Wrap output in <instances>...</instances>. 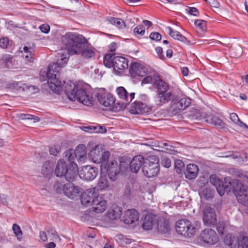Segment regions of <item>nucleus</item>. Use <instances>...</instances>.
Segmentation results:
<instances>
[{
    "mask_svg": "<svg viewBox=\"0 0 248 248\" xmlns=\"http://www.w3.org/2000/svg\"><path fill=\"white\" fill-rule=\"evenodd\" d=\"M90 159L95 164H99L101 171H107L109 179L115 181L117 175L121 171L127 168L129 161L125 159L126 156H121L119 158L120 164L117 161L110 159V156H89Z\"/></svg>",
    "mask_w": 248,
    "mask_h": 248,
    "instance_id": "f03ea898",
    "label": "nucleus"
},
{
    "mask_svg": "<svg viewBox=\"0 0 248 248\" xmlns=\"http://www.w3.org/2000/svg\"><path fill=\"white\" fill-rule=\"evenodd\" d=\"M152 82H154V78L150 75H146L145 76V78H143L142 83L144 84H148L151 83Z\"/></svg>",
    "mask_w": 248,
    "mask_h": 248,
    "instance_id": "13d9d810",
    "label": "nucleus"
},
{
    "mask_svg": "<svg viewBox=\"0 0 248 248\" xmlns=\"http://www.w3.org/2000/svg\"><path fill=\"white\" fill-rule=\"evenodd\" d=\"M71 182L63 185V191L64 194L71 199L74 200L79 195L80 188L74 186Z\"/></svg>",
    "mask_w": 248,
    "mask_h": 248,
    "instance_id": "2eb2a0df",
    "label": "nucleus"
},
{
    "mask_svg": "<svg viewBox=\"0 0 248 248\" xmlns=\"http://www.w3.org/2000/svg\"><path fill=\"white\" fill-rule=\"evenodd\" d=\"M149 37L152 40L159 41L161 39V35L157 32H154L150 34Z\"/></svg>",
    "mask_w": 248,
    "mask_h": 248,
    "instance_id": "603ef678",
    "label": "nucleus"
},
{
    "mask_svg": "<svg viewBox=\"0 0 248 248\" xmlns=\"http://www.w3.org/2000/svg\"><path fill=\"white\" fill-rule=\"evenodd\" d=\"M174 166L176 171L178 173H180L184 168V163L181 160H176L174 163Z\"/></svg>",
    "mask_w": 248,
    "mask_h": 248,
    "instance_id": "de8ad7c7",
    "label": "nucleus"
},
{
    "mask_svg": "<svg viewBox=\"0 0 248 248\" xmlns=\"http://www.w3.org/2000/svg\"><path fill=\"white\" fill-rule=\"evenodd\" d=\"M159 147H161L163 149H158V151H162L163 153L170 154V155H174L177 153V151L174 150V147L171 145H168L167 143H160L158 146Z\"/></svg>",
    "mask_w": 248,
    "mask_h": 248,
    "instance_id": "72a5a7b5",
    "label": "nucleus"
},
{
    "mask_svg": "<svg viewBox=\"0 0 248 248\" xmlns=\"http://www.w3.org/2000/svg\"><path fill=\"white\" fill-rule=\"evenodd\" d=\"M155 51L158 55V56L159 58L163 59L164 58V56L163 54V50L162 48L160 46L156 47L155 48Z\"/></svg>",
    "mask_w": 248,
    "mask_h": 248,
    "instance_id": "052dcab7",
    "label": "nucleus"
},
{
    "mask_svg": "<svg viewBox=\"0 0 248 248\" xmlns=\"http://www.w3.org/2000/svg\"><path fill=\"white\" fill-rule=\"evenodd\" d=\"M61 148L59 145H54L49 148L50 155H57L59 153Z\"/></svg>",
    "mask_w": 248,
    "mask_h": 248,
    "instance_id": "8fccbe9b",
    "label": "nucleus"
},
{
    "mask_svg": "<svg viewBox=\"0 0 248 248\" xmlns=\"http://www.w3.org/2000/svg\"><path fill=\"white\" fill-rule=\"evenodd\" d=\"M217 230L219 233L222 234L224 231V224L223 222H219L217 224Z\"/></svg>",
    "mask_w": 248,
    "mask_h": 248,
    "instance_id": "4d7b16f0",
    "label": "nucleus"
},
{
    "mask_svg": "<svg viewBox=\"0 0 248 248\" xmlns=\"http://www.w3.org/2000/svg\"><path fill=\"white\" fill-rule=\"evenodd\" d=\"M91 154L95 155H109L110 153L108 151H105L104 148V145L102 144L95 145L90 151Z\"/></svg>",
    "mask_w": 248,
    "mask_h": 248,
    "instance_id": "f704fd0d",
    "label": "nucleus"
},
{
    "mask_svg": "<svg viewBox=\"0 0 248 248\" xmlns=\"http://www.w3.org/2000/svg\"><path fill=\"white\" fill-rule=\"evenodd\" d=\"M20 118L23 120H24V119L25 120H26V119L34 120V122H38L40 120L39 118L37 116H33L32 115H30V114H21Z\"/></svg>",
    "mask_w": 248,
    "mask_h": 248,
    "instance_id": "09e8293b",
    "label": "nucleus"
},
{
    "mask_svg": "<svg viewBox=\"0 0 248 248\" xmlns=\"http://www.w3.org/2000/svg\"><path fill=\"white\" fill-rule=\"evenodd\" d=\"M194 24L202 31H203L206 30V22L205 20L202 19H197L195 21Z\"/></svg>",
    "mask_w": 248,
    "mask_h": 248,
    "instance_id": "a19ab883",
    "label": "nucleus"
},
{
    "mask_svg": "<svg viewBox=\"0 0 248 248\" xmlns=\"http://www.w3.org/2000/svg\"><path fill=\"white\" fill-rule=\"evenodd\" d=\"M188 13L194 16H197L199 15V11L198 9L195 7H190L188 10Z\"/></svg>",
    "mask_w": 248,
    "mask_h": 248,
    "instance_id": "bf43d9fd",
    "label": "nucleus"
},
{
    "mask_svg": "<svg viewBox=\"0 0 248 248\" xmlns=\"http://www.w3.org/2000/svg\"><path fill=\"white\" fill-rule=\"evenodd\" d=\"M24 56L25 60L29 62H32L34 57V49L33 48L25 46L23 47Z\"/></svg>",
    "mask_w": 248,
    "mask_h": 248,
    "instance_id": "c756f323",
    "label": "nucleus"
},
{
    "mask_svg": "<svg viewBox=\"0 0 248 248\" xmlns=\"http://www.w3.org/2000/svg\"><path fill=\"white\" fill-rule=\"evenodd\" d=\"M202 240L209 245H214L217 241L215 231L212 229H205L201 233Z\"/></svg>",
    "mask_w": 248,
    "mask_h": 248,
    "instance_id": "f3484780",
    "label": "nucleus"
},
{
    "mask_svg": "<svg viewBox=\"0 0 248 248\" xmlns=\"http://www.w3.org/2000/svg\"><path fill=\"white\" fill-rule=\"evenodd\" d=\"M133 33L135 36H142L145 33V28L143 25H138L134 29Z\"/></svg>",
    "mask_w": 248,
    "mask_h": 248,
    "instance_id": "37998d69",
    "label": "nucleus"
},
{
    "mask_svg": "<svg viewBox=\"0 0 248 248\" xmlns=\"http://www.w3.org/2000/svg\"><path fill=\"white\" fill-rule=\"evenodd\" d=\"M182 73L184 76H187L188 73V69L186 67H183L182 70Z\"/></svg>",
    "mask_w": 248,
    "mask_h": 248,
    "instance_id": "338daca9",
    "label": "nucleus"
},
{
    "mask_svg": "<svg viewBox=\"0 0 248 248\" xmlns=\"http://www.w3.org/2000/svg\"><path fill=\"white\" fill-rule=\"evenodd\" d=\"M230 183L234 189V191L239 193L237 196L238 202L246 206H248V191L247 186L240 182L239 180H234L230 181Z\"/></svg>",
    "mask_w": 248,
    "mask_h": 248,
    "instance_id": "6e6552de",
    "label": "nucleus"
},
{
    "mask_svg": "<svg viewBox=\"0 0 248 248\" xmlns=\"http://www.w3.org/2000/svg\"><path fill=\"white\" fill-rule=\"evenodd\" d=\"M103 62L107 67H113L117 73H121L128 67V61L126 58L114 56V54H107L104 57Z\"/></svg>",
    "mask_w": 248,
    "mask_h": 248,
    "instance_id": "20e7f679",
    "label": "nucleus"
},
{
    "mask_svg": "<svg viewBox=\"0 0 248 248\" xmlns=\"http://www.w3.org/2000/svg\"><path fill=\"white\" fill-rule=\"evenodd\" d=\"M201 194L205 199L208 200L213 197V192L212 190L208 188H204L201 192Z\"/></svg>",
    "mask_w": 248,
    "mask_h": 248,
    "instance_id": "79ce46f5",
    "label": "nucleus"
},
{
    "mask_svg": "<svg viewBox=\"0 0 248 248\" xmlns=\"http://www.w3.org/2000/svg\"><path fill=\"white\" fill-rule=\"evenodd\" d=\"M158 162L156 156H147L142 168L144 175L149 178L156 176L159 170Z\"/></svg>",
    "mask_w": 248,
    "mask_h": 248,
    "instance_id": "39448f33",
    "label": "nucleus"
},
{
    "mask_svg": "<svg viewBox=\"0 0 248 248\" xmlns=\"http://www.w3.org/2000/svg\"><path fill=\"white\" fill-rule=\"evenodd\" d=\"M229 118L234 124L239 126L240 127L245 128L248 129V125L244 124L240 120L236 113H231L230 114Z\"/></svg>",
    "mask_w": 248,
    "mask_h": 248,
    "instance_id": "c9c22d12",
    "label": "nucleus"
},
{
    "mask_svg": "<svg viewBox=\"0 0 248 248\" xmlns=\"http://www.w3.org/2000/svg\"><path fill=\"white\" fill-rule=\"evenodd\" d=\"M65 155H77L75 150L69 149L65 152Z\"/></svg>",
    "mask_w": 248,
    "mask_h": 248,
    "instance_id": "0e129e2a",
    "label": "nucleus"
},
{
    "mask_svg": "<svg viewBox=\"0 0 248 248\" xmlns=\"http://www.w3.org/2000/svg\"><path fill=\"white\" fill-rule=\"evenodd\" d=\"M47 238L49 240H60V238L57 232L53 228L46 229Z\"/></svg>",
    "mask_w": 248,
    "mask_h": 248,
    "instance_id": "e433bc0d",
    "label": "nucleus"
},
{
    "mask_svg": "<svg viewBox=\"0 0 248 248\" xmlns=\"http://www.w3.org/2000/svg\"><path fill=\"white\" fill-rule=\"evenodd\" d=\"M189 99L185 98H181L179 101L173 102L171 105V108L174 111L185 109L190 104Z\"/></svg>",
    "mask_w": 248,
    "mask_h": 248,
    "instance_id": "393cba45",
    "label": "nucleus"
},
{
    "mask_svg": "<svg viewBox=\"0 0 248 248\" xmlns=\"http://www.w3.org/2000/svg\"><path fill=\"white\" fill-rule=\"evenodd\" d=\"M108 21L119 29H124L125 27V22L121 18L110 17Z\"/></svg>",
    "mask_w": 248,
    "mask_h": 248,
    "instance_id": "4c0bfd02",
    "label": "nucleus"
},
{
    "mask_svg": "<svg viewBox=\"0 0 248 248\" xmlns=\"http://www.w3.org/2000/svg\"><path fill=\"white\" fill-rule=\"evenodd\" d=\"M98 174V170L95 167L87 165L83 166L80 170L78 175L80 178L86 181H92Z\"/></svg>",
    "mask_w": 248,
    "mask_h": 248,
    "instance_id": "9d476101",
    "label": "nucleus"
},
{
    "mask_svg": "<svg viewBox=\"0 0 248 248\" xmlns=\"http://www.w3.org/2000/svg\"><path fill=\"white\" fill-rule=\"evenodd\" d=\"M109 186L107 176L102 175L101 173V177L98 181L96 186L94 187L95 190H102L106 188Z\"/></svg>",
    "mask_w": 248,
    "mask_h": 248,
    "instance_id": "7c9ffc66",
    "label": "nucleus"
},
{
    "mask_svg": "<svg viewBox=\"0 0 248 248\" xmlns=\"http://www.w3.org/2000/svg\"><path fill=\"white\" fill-rule=\"evenodd\" d=\"M198 170L199 169L196 165L190 164L187 166L185 174L187 178L191 180L196 177Z\"/></svg>",
    "mask_w": 248,
    "mask_h": 248,
    "instance_id": "cd10ccee",
    "label": "nucleus"
},
{
    "mask_svg": "<svg viewBox=\"0 0 248 248\" xmlns=\"http://www.w3.org/2000/svg\"><path fill=\"white\" fill-rule=\"evenodd\" d=\"M62 44L67 49V53L60 52L58 53L57 62L50 64L46 74L47 84L49 88L54 93L60 94L64 90L68 98L71 101L77 100L83 105L90 106L93 105V98L90 92L85 90L80 84H75L69 81L68 83L60 80V72L68 61L67 55H75L79 52L85 42V37L82 35L74 32H67L61 38Z\"/></svg>",
    "mask_w": 248,
    "mask_h": 248,
    "instance_id": "f257e3e1",
    "label": "nucleus"
},
{
    "mask_svg": "<svg viewBox=\"0 0 248 248\" xmlns=\"http://www.w3.org/2000/svg\"><path fill=\"white\" fill-rule=\"evenodd\" d=\"M97 99L101 105L104 107L109 108V109L113 111V108L117 107V103L115 102V98L109 93L99 94L97 96Z\"/></svg>",
    "mask_w": 248,
    "mask_h": 248,
    "instance_id": "f8f14e48",
    "label": "nucleus"
},
{
    "mask_svg": "<svg viewBox=\"0 0 248 248\" xmlns=\"http://www.w3.org/2000/svg\"><path fill=\"white\" fill-rule=\"evenodd\" d=\"M40 238L43 241H46L48 240L46 231H41L40 232Z\"/></svg>",
    "mask_w": 248,
    "mask_h": 248,
    "instance_id": "680f3d73",
    "label": "nucleus"
},
{
    "mask_svg": "<svg viewBox=\"0 0 248 248\" xmlns=\"http://www.w3.org/2000/svg\"><path fill=\"white\" fill-rule=\"evenodd\" d=\"M203 221L207 226H214L216 224V214L214 209L210 207L205 208L203 213Z\"/></svg>",
    "mask_w": 248,
    "mask_h": 248,
    "instance_id": "ddd939ff",
    "label": "nucleus"
},
{
    "mask_svg": "<svg viewBox=\"0 0 248 248\" xmlns=\"http://www.w3.org/2000/svg\"><path fill=\"white\" fill-rule=\"evenodd\" d=\"M13 57L10 55H3L0 60V65L2 68H10L12 66Z\"/></svg>",
    "mask_w": 248,
    "mask_h": 248,
    "instance_id": "2f4dec72",
    "label": "nucleus"
},
{
    "mask_svg": "<svg viewBox=\"0 0 248 248\" xmlns=\"http://www.w3.org/2000/svg\"><path fill=\"white\" fill-rule=\"evenodd\" d=\"M53 164L49 161H46L43 164L41 172L42 174L46 178H49L53 171Z\"/></svg>",
    "mask_w": 248,
    "mask_h": 248,
    "instance_id": "c85d7f7f",
    "label": "nucleus"
},
{
    "mask_svg": "<svg viewBox=\"0 0 248 248\" xmlns=\"http://www.w3.org/2000/svg\"><path fill=\"white\" fill-rule=\"evenodd\" d=\"M167 29L169 31V34L173 39L179 40L187 45L190 44V41L179 31L174 30L170 27H167Z\"/></svg>",
    "mask_w": 248,
    "mask_h": 248,
    "instance_id": "a878e982",
    "label": "nucleus"
},
{
    "mask_svg": "<svg viewBox=\"0 0 248 248\" xmlns=\"http://www.w3.org/2000/svg\"><path fill=\"white\" fill-rule=\"evenodd\" d=\"M85 128H87V129H93V130L95 131V132H96V133H105L106 132V130L105 128H103L102 127H85Z\"/></svg>",
    "mask_w": 248,
    "mask_h": 248,
    "instance_id": "5fc2aeb1",
    "label": "nucleus"
},
{
    "mask_svg": "<svg viewBox=\"0 0 248 248\" xmlns=\"http://www.w3.org/2000/svg\"><path fill=\"white\" fill-rule=\"evenodd\" d=\"M77 156H68L69 163L68 165L63 159L59 160L55 170L56 176H64L65 179L69 182L74 181L78 177V165L74 162V157Z\"/></svg>",
    "mask_w": 248,
    "mask_h": 248,
    "instance_id": "7ed1b4c3",
    "label": "nucleus"
},
{
    "mask_svg": "<svg viewBox=\"0 0 248 248\" xmlns=\"http://www.w3.org/2000/svg\"><path fill=\"white\" fill-rule=\"evenodd\" d=\"M9 44V39L7 37L2 38L0 39V47L2 48H6Z\"/></svg>",
    "mask_w": 248,
    "mask_h": 248,
    "instance_id": "3c124183",
    "label": "nucleus"
},
{
    "mask_svg": "<svg viewBox=\"0 0 248 248\" xmlns=\"http://www.w3.org/2000/svg\"><path fill=\"white\" fill-rule=\"evenodd\" d=\"M93 211L96 213L103 212L107 208V202L103 195H97L92 201Z\"/></svg>",
    "mask_w": 248,
    "mask_h": 248,
    "instance_id": "4468645a",
    "label": "nucleus"
},
{
    "mask_svg": "<svg viewBox=\"0 0 248 248\" xmlns=\"http://www.w3.org/2000/svg\"><path fill=\"white\" fill-rule=\"evenodd\" d=\"M46 247L47 248H55L56 247V244L55 243L51 242L46 244Z\"/></svg>",
    "mask_w": 248,
    "mask_h": 248,
    "instance_id": "774afa93",
    "label": "nucleus"
},
{
    "mask_svg": "<svg viewBox=\"0 0 248 248\" xmlns=\"http://www.w3.org/2000/svg\"><path fill=\"white\" fill-rule=\"evenodd\" d=\"M86 147L85 144H81L78 145L75 149L77 155H86Z\"/></svg>",
    "mask_w": 248,
    "mask_h": 248,
    "instance_id": "a18cd8bd",
    "label": "nucleus"
},
{
    "mask_svg": "<svg viewBox=\"0 0 248 248\" xmlns=\"http://www.w3.org/2000/svg\"><path fill=\"white\" fill-rule=\"evenodd\" d=\"M116 93L121 100L117 102L118 106L113 108V111H119L124 109L126 106L132 102L135 97L134 93H128L124 87H118L116 89Z\"/></svg>",
    "mask_w": 248,
    "mask_h": 248,
    "instance_id": "423d86ee",
    "label": "nucleus"
},
{
    "mask_svg": "<svg viewBox=\"0 0 248 248\" xmlns=\"http://www.w3.org/2000/svg\"><path fill=\"white\" fill-rule=\"evenodd\" d=\"M81 48H79V52L76 53V54H80L85 59H91L94 57L95 51L93 48L87 46V40L85 38L84 45Z\"/></svg>",
    "mask_w": 248,
    "mask_h": 248,
    "instance_id": "aec40b11",
    "label": "nucleus"
},
{
    "mask_svg": "<svg viewBox=\"0 0 248 248\" xmlns=\"http://www.w3.org/2000/svg\"><path fill=\"white\" fill-rule=\"evenodd\" d=\"M41 31L45 33H47L50 30V27L48 24H44L39 27Z\"/></svg>",
    "mask_w": 248,
    "mask_h": 248,
    "instance_id": "6e6d98bb",
    "label": "nucleus"
},
{
    "mask_svg": "<svg viewBox=\"0 0 248 248\" xmlns=\"http://www.w3.org/2000/svg\"><path fill=\"white\" fill-rule=\"evenodd\" d=\"M236 175L244 181L248 182V172L244 171L241 170H237L235 171Z\"/></svg>",
    "mask_w": 248,
    "mask_h": 248,
    "instance_id": "49530a36",
    "label": "nucleus"
},
{
    "mask_svg": "<svg viewBox=\"0 0 248 248\" xmlns=\"http://www.w3.org/2000/svg\"><path fill=\"white\" fill-rule=\"evenodd\" d=\"M12 230L17 240L21 241L22 239L23 233L20 226L16 224H14L12 226Z\"/></svg>",
    "mask_w": 248,
    "mask_h": 248,
    "instance_id": "ea45409f",
    "label": "nucleus"
},
{
    "mask_svg": "<svg viewBox=\"0 0 248 248\" xmlns=\"http://www.w3.org/2000/svg\"><path fill=\"white\" fill-rule=\"evenodd\" d=\"M177 232L184 236L190 237L195 234V228L192 226L190 221L187 219H180L176 224Z\"/></svg>",
    "mask_w": 248,
    "mask_h": 248,
    "instance_id": "1a4fd4ad",
    "label": "nucleus"
},
{
    "mask_svg": "<svg viewBox=\"0 0 248 248\" xmlns=\"http://www.w3.org/2000/svg\"><path fill=\"white\" fill-rule=\"evenodd\" d=\"M158 230L161 232L163 233L168 232L170 230L169 222L167 220L164 221L162 224L158 226Z\"/></svg>",
    "mask_w": 248,
    "mask_h": 248,
    "instance_id": "c03bdc74",
    "label": "nucleus"
},
{
    "mask_svg": "<svg viewBox=\"0 0 248 248\" xmlns=\"http://www.w3.org/2000/svg\"><path fill=\"white\" fill-rule=\"evenodd\" d=\"M117 47V44L115 42L111 43L108 46L109 50L110 52H114L116 50Z\"/></svg>",
    "mask_w": 248,
    "mask_h": 248,
    "instance_id": "e2e57ef3",
    "label": "nucleus"
},
{
    "mask_svg": "<svg viewBox=\"0 0 248 248\" xmlns=\"http://www.w3.org/2000/svg\"><path fill=\"white\" fill-rule=\"evenodd\" d=\"M139 218V213L134 209L128 210L125 212L124 217V222L125 224H131Z\"/></svg>",
    "mask_w": 248,
    "mask_h": 248,
    "instance_id": "5701e85b",
    "label": "nucleus"
},
{
    "mask_svg": "<svg viewBox=\"0 0 248 248\" xmlns=\"http://www.w3.org/2000/svg\"><path fill=\"white\" fill-rule=\"evenodd\" d=\"M156 216L151 213L147 214L143 220L142 228L145 230H151L156 222Z\"/></svg>",
    "mask_w": 248,
    "mask_h": 248,
    "instance_id": "4be33fe9",
    "label": "nucleus"
},
{
    "mask_svg": "<svg viewBox=\"0 0 248 248\" xmlns=\"http://www.w3.org/2000/svg\"><path fill=\"white\" fill-rule=\"evenodd\" d=\"M154 85L157 90V93L168 91L169 85L158 75L154 77Z\"/></svg>",
    "mask_w": 248,
    "mask_h": 248,
    "instance_id": "b1692460",
    "label": "nucleus"
},
{
    "mask_svg": "<svg viewBox=\"0 0 248 248\" xmlns=\"http://www.w3.org/2000/svg\"><path fill=\"white\" fill-rule=\"evenodd\" d=\"M145 159L143 156H134L129 164L131 171L137 173L144 163Z\"/></svg>",
    "mask_w": 248,
    "mask_h": 248,
    "instance_id": "412c9836",
    "label": "nucleus"
},
{
    "mask_svg": "<svg viewBox=\"0 0 248 248\" xmlns=\"http://www.w3.org/2000/svg\"><path fill=\"white\" fill-rule=\"evenodd\" d=\"M96 196L95 188L88 189L80 195L81 202L84 205H92L93 200Z\"/></svg>",
    "mask_w": 248,
    "mask_h": 248,
    "instance_id": "dca6fc26",
    "label": "nucleus"
},
{
    "mask_svg": "<svg viewBox=\"0 0 248 248\" xmlns=\"http://www.w3.org/2000/svg\"><path fill=\"white\" fill-rule=\"evenodd\" d=\"M238 248H248V237L240 234L239 236L235 240Z\"/></svg>",
    "mask_w": 248,
    "mask_h": 248,
    "instance_id": "473e14b6",
    "label": "nucleus"
},
{
    "mask_svg": "<svg viewBox=\"0 0 248 248\" xmlns=\"http://www.w3.org/2000/svg\"><path fill=\"white\" fill-rule=\"evenodd\" d=\"M210 123L219 128H222L225 126V123L223 120L216 116L212 117Z\"/></svg>",
    "mask_w": 248,
    "mask_h": 248,
    "instance_id": "58836bf2",
    "label": "nucleus"
},
{
    "mask_svg": "<svg viewBox=\"0 0 248 248\" xmlns=\"http://www.w3.org/2000/svg\"><path fill=\"white\" fill-rule=\"evenodd\" d=\"M130 75L133 78L137 77H144L149 74L148 67L143 66L137 62L132 63L129 66Z\"/></svg>",
    "mask_w": 248,
    "mask_h": 248,
    "instance_id": "9b49d317",
    "label": "nucleus"
},
{
    "mask_svg": "<svg viewBox=\"0 0 248 248\" xmlns=\"http://www.w3.org/2000/svg\"><path fill=\"white\" fill-rule=\"evenodd\" d=\"M0 202L4 205H6L7 203L6 197L3 194H0Z\"/></svg>",
    "mask_w": 248,
    "mask_h": 248,
    "instance_id": "69168bd1",
    "label": "nucleus"
},
{
    "mask_svg": "<svg viewBox=\"0 0 248 248\" xmlns=\"http://www.w3.org/2000/svg\"><path fill=\"white\" fill-rule=\"evenodd\" d=\"M236 180V179H231L230 177H226L224 179V182L220 179L216 174H213L210 177V182L212 185L215 186L218 194L222 196L224 194L225 191L230 192L232 190L234 191V189L232 187L230 183L232 180Z\"/></svg>",
    "mask_w": 248,
    "mask_h": 248,
    "instance_id": "0eeeda50",
    "label": "nucleus"
},
{
    "mask_svg": "<svg viewBox=\"0 0 248 248\" xmlns=\"http://www.w3.org/2000/svg\"><path fill=\"white\" fill-rule=\"evenodd\" d=\"M152 110V108L146 103L135 101L131 109V113L134 114L147 113Z\"/></svg>",
    "mask_w": 248,
    "mask_h": 248,
    "instance_id": "a211bd4d",
    "label": "nucleus"
},
{
    "mask_svg": "<svg viewBox=\"0 0 248 248\" xmlns=\"http://www.w3.org/2000/svg\"><path fill=\"white\" fill-rule=\"evenodd\" d=\"M173 98L172 92L167 91L158 92L155 98V104L160 106L163 104L168 102Z\"/></svg>",
    "mask_w": 248,
    "mask_h": 248,
    "instance_id": "6ab92c4d",
    "label": "nucleus"
},
{
    "mask_svg": "<svg viewBox=\"0 0 248 248\" xmlns=\"http://www.w3.org/2000/svg\"><path fill=\"white\" fill-rule=\"evenodd\" d=\"M161 164L163 166L166 168H169L171 164V161L170 159L165 157L162 160Z\"/></svg>",
    "mask_w": 248,
    "mask_h": 248,
    "instance_id": "864d4df0",
    "label": "nucleus"
},
{
    "mask_svg": "<svg viewBox=\"0 0 248 248\" xmlns=\"http://www.w3.org/2000/svg\"><path fill=\"white\" fill-rule=\"evenodd\" d=\"M122 213V208L118 206H113L108 211V217L110 220L119 219Z\"/></svg>",
    "mask_w": 248,
    "mask_h": 248,
    "instance_id": "bb28decb",
    "label": "nucleus"
}]
</instances>
